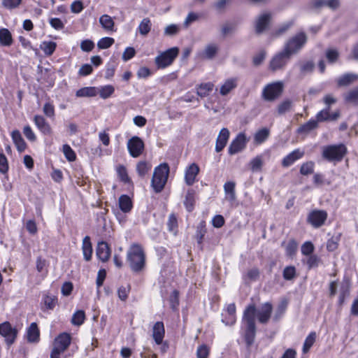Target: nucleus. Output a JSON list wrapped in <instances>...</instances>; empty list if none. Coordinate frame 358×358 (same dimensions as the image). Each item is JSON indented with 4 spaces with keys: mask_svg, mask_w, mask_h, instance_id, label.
Segmentation results:
<instances>
[{
    "mask_svg": "<svg viewBox=\"0 0 358 358\" xmlns=\"http://www.w3.org/2000/svg\"><path fill=\"white\" fill-rule=\"evenodd\" d=\"M273 306L269 302L263 303L257 310L255 303L249 304L245 309L243 320L246 324L245 341L250 347L255 341L256 335L255 318L262 324H266L271 318Z\"/></svg>",
    "mask_w": 358,
    "mask_h": 358,
    "instance_id": "f257e3e1",
    "label": "nucleus"
},
{
    "mask_svg": "<svg viewBox=\"0 0 358 358\" xmlns=\"http://www.w3.org/2000/svg\"><path fill=\"white\" fill-rule=\"evenodd\" d=\"M145 253L141 245L132 243L127 250V261L131 270L135 273L143 271L145 266Z\"/></svg>",
    "mask_w": 358,
    "mask_h": 358,
    "instance_id": "f03ea898",
    "label": "nucleus"
},
{
    "mask_svg": "<svg viewBox=\"0 0 358 358\" xmlns=\"http://www.w3.org/2000/svg\"><path fill=\"white\" fill-rule=\"evenodd\" d=\"M169 173V167L166 163H164L155 168L151 185L155 192L159 193L162 191L167 181Z\"/></svg>",
    "mask_w": 358,
    "mask_h": 358,
    "instance_id": "7ed1b4c3",
    "label": "nucleus"
},
{
    "mask_svg": "<svg viewBox=\"0 0 358 358\" xmlns=\"http://www.w3.org/2000/svg\"><path fill=\"white\" fill-rule=\"evenodd\" d=\"M307 36L300 32L289 38L284 45L283 50L292 57L297 54L307 42Z\"/></svg>",
    "mask_w": 358,
    "mask_h": 358,
    "instance_id": "20e7f679",
    "label": "nucleus"
},
{
    "mask_svg": "<svg viewBox=\"0 0 358 358\" xmlns=\"http://www.w3.org/2000/svg\"><path fill=\"white\" fill-rule=\"evenodd\" d=\"M71 341V338L69 334H60L54 340L50 358H60L61 354L65 352L69 347Z\"/></svg>",
    "mask_w": 358,
    "mask_h": 358,
    "instance_id": "39448f33",
    "label": "nucleus"
},
{
    "mask_svg": "<svg viewBox=\"0 0 358 358\" xmlns=\"http://www.w3.org/2000/svg\"><path fill=\"white\" fill-rule=\"evenodd\" d=\"M346 148L344 145H331L323 148L322 157L329 162H339L344 157Z\"/></svg>",
    "mask_w": 358,
    "mask_h": 358,
    "instance_id": "423d86ee",
    "label": "nucleus"
},
{
    "mask_svg": "<svg viewBox=\"0 0 358 358\" xmlns=\"http://www.w3.org/2000/svg\"><path fill=\"white\" fill-rule=\"evenodd\" d=\"M179 53V48H171L155 57V62L158 68L164 69L171 65Z\"/></svg>",
    "mask_w": 358,
    "mask_h": 358,
    "instance_id": "0eeeda50",
    "label": "nucleus"
},
{
    "mask_svg": "<svg viewBox=\"0 0 358 358\" xmlns=\"http://www.w3.org/2000/svg\"><path fill=\"white\" fill-rule=\"evenodd\" d=\"M283 88L284 85L281 81L268 84L263 90L262 97L268 101H274L281 95Z\"/></svg>",
    "mask_w": 358,
    "mask_h": 358,
    "instance_id": "6e6552de",
    "label": "nucleus"
},
{
    "mask_svg": "<svg viewBox=\"0 0 358 358\" xmlns=\"http://www.w3.org/2000/svg\"><path fill=\"white\" fill-rule=\"evenodd\" d=\"M290 59L291 57L282 50L272 57L269 63V68L272 71L282 70Z\"/></svg>",
    "mask_w": 358,
    "mask_h": 358,
    "instance_id": "1a4fd4ad",
    "label": "nucleus"
},
{
    "mask_svg": "<svg viewBox=\"0 0 358 358\" xmlns=\"http://www.w3.org/2000/svg\"><path fill=\"white\" fill-rule=\"evenodd\" d=\"M328 214L324 210H313L307 217V222L314 228H319L324 225L327 219Z\"/></svg>",
    "mask_w": 358,
    "mask_h": 358,
    "instance_id": "9d476101",
    "label": "nucleus"
},
{
    "mask_svg": "<svg viewBox=\"0 0 358 358\" xmlns=\"http://www.w3.org/2000/svg\"><path fill=\"white\" fill-rule=\"evenodd\" d=\"M0 335L5 338L8 346H10L15 341L17 330L13 327L10 322H4L0 324Z\"/></svg>",
    "mask_w": 358,
    "mask_h": 358,
    "instance_id": "9b49d317",
    "label": "nucleus"
},
{
    "mask_svg": "<svg viewBox=\"0 0 358 358\" xmlns=\"http://www.w3.org/2000/svg\"><path fill=\"white\" fill-rule=\"evenodd\" d=\"M127 148L130 155L136 158L143 153L144 143L138 136H133L127 142Z\"/></svg>",
    "mask_w": 358,
    "mask_h": 358,
    "instance_id": "f8f14e48",
    "label": "nucleus"
},
{
    "mask_svg": "<svg viewBox=\"0 0 358 358\" xmlns=\"http://www.w3.org/2000/svg\"><path fill=\"white\" fill-rule=\"evenodd\" d=\"M247 138L245 134L240 133L236 138L231 141L228 150L229 154L233 155L241 152L245 148Z\"/></svg>",
    "mask_w": 358,
    "mask_h": 358,
    "instance_id": "ddd939ff",
    "label": "nucleus"
},
{
    "mask_svg": "<svg viewBox=\"0 0 358 358\" xmlns=\"http://www.w3.org/2000/svg\"><path fill=\"white\" fill-rule=\"evenodd\" d=\"M110 248L105 241H100L97 244L96 254L97 257L103 262H106L110 257Z\"/></svg>",
    "mask_w": 358,
    "mask_h": 358,
    "instance_id": "4468645a",
    "label": "nucleus"
},
{
    "mask_svg": "<svg viewBox=\"0 0 358 358\" xmlns=\"http://www.w3.org/2000/svg\"><path fill=\"white\" fill-rule=\"evenodd\" d=\"M229 131L227 128H222L217 138L216 144H215V151L217 152H221L224 148L226 146L227 143L229 138Z\"/></svg>",
    "mask_w": 358,
    "mask_h": 358,
    "instance_id": "2eb2a0df",
    "label": "nucleus"
},
{
    "mask_svg": "<svg viewBox=\"0 0 358 358\" xmlns=\"http://www.w3.org/2000/svg\"><path fill=\"white\" fill-rule=\"evenodd\" d=\"M34 122L37 128L45 135H50L52 133V129L45 118L40 115H36L34 117Z\"/></svg>",
    "mask_w": 358,
    "mask_h": 358,
    "instance_id": "dca6fc26",
    "label": "nucleus"
},
{
    "mask_svg": "<svg viewBox=\"0 0 358 358\" xmlns=\"http://www.w3.org/2000/svg\"><path fill=\"white\" fill-rule=\"evenodd\" d=\"M271 18V15L268 13L259 15L255 22V32L258 34L262 33L266 29Z\"/></svg>",
    "mask_w": 358,
    "mask_h": 358,
    "instance_id": "f3484780",
    "label": "nucleus"
},
{
    "mask_svg": "<svg viewBox=\"0 0 358 358\" xmlns=\"http://www.w3.org/2000/svg\"><path fill=\"white\" fill-rule=\"evenodd\" d=\"M165 329L162 322H157L152 328V338L156 344L160 345L164 339Z\"/></svg>",
    "mask_w": 358,
    "mask_h": 358,
    "instance_id": "a211bd4d",
    "label": "nucleus"
},
{
    "mask_svg": "<svg viewBox=\"0 0 358 358\" xmlns=\"http://www.w3.org/2000/svg\"><path fill=\"white\" fill-rule=\"evenodd\" d=\"M199 167L196 164H192L186 170L185 180L187 185H192L195 182V178L199 174Z\"/></svg>",
    "mask_w": 358,
    "mask_h": 358,
    "instance_id": "6ab92c4d",
    "label": "nucleus"
},
{
    "mask_svg": "<svg viewBox=\"0 0 358 358\" xmlns=\"http://www.w3.org/2000/svg\"><path fill=\"white\" fill-rule=\"evenodd\" d=\"M357 79L358 75L355 73H345L337 79V85L338 87H348Z\"/></svg>",
    "mask_w": 358,
    "mask_h": 358,
    "instance_id": "aec40b11",
    "label": "nucleus"
},
{
    "mask_svg": "<svg viewBox=\"0 0 358 358\" xmlns=\"http://www.w3.org/2000/svg\"><path fill=\"white\" fill-rule=\"evenodd\" d=\"M11 136L17 150L20 152L24 151L27 144L20 132L18 130H14L12 131Z\"/></svg>",
    "mask_w": 358,
    "mask_h": 358,
    "instance_id": "412c9836",
    "label": "nucleus"
},
{
    "mask_svg": "<svg viewBox=\"0 0 358 358\" xmlns=\"http://www.w3.org/2000/svg\"><path fill=\"white\" fill-rule=\"evenodd\" d=\"M303 153L300 152L299 150H295L287 155L282 162V165L285 167L289 166L296 160L300 159L303 156Z\"/></svg>",
    "mask_w": 358,
    "mask_h": 358,
    "instance_id": "4be33fe9",
    "label": "nucleus"
},
{
    "mask_svg": "<svg viewBox=\"0 0 358 358\" xmlns=\"http://www.w3.org/2000/svg\"><path fill=\"white\" fill-rule=\"evenodd\" d=\"M82 250L85 259L90 261L92 255V245L90 236H87L83 238Z\"/></svg>",
    "mask_w": 358,
    "mask_h": 358,
    "instance_id": "5701e85b",
    "label": "nucleus"
},
{
    "mask_svg": "<svg viewBox=\"0 0 358 358\" xmlns=\"http://www.w3.org/2000/svg\"><path fill=\"white\" fill-rule=\"evenodd\" d=\"M39 329L36 322H32L27 329V340L29 342H37L39 340Z\"/></svg>",
    "mask_w": 358,
    "mask_h": 358,
    "instance_id": "b1692460",
    "label": "nucleus"
},
{
    "mask_svg": "<svg viewBox=\"0 0 358 358\" xmlns=\"http://www.w3.org/2000/svg\"><path fill=\"white\" fill-rule=\"evenodd\" d=\"M237 86L236 78L227 79L221 86L220 92L222 95L225 96L229 94L233 89Z\"/></svg>",
    "mask_w": 358,
    "mask_h": 358,
    "instance_id": "393cba45",
    "label": "nucleus"
},
{
    "mask_svg": "<svg viewBox=\"0 0 358 358\" xmlns=\"http://www.w3.org/2000/svg\"><path fill=\"white\" fill-rule=\"evenodd\" d=\"M235 186V182L231 181L227 182L224 185V190L226 194V199L230 201H234L236 199Z\"/></svg>",
    "mask_w": 358,
    "mask_h": 358,
    "instance_id": "a878e982",
    "label": "nucleus"
},
{
    "mask_svg": "<svg viewBox=\"0 0 358 358\" xmlns=\"http://www.w3.org/2000/svg\"><path fill=\"white\" fill-rule=\"evenodd\" d=\"M119 206L122 211L128 213L131 210L132 202L129 196L123 194L119 198Z\"/></svg>",
    "mask_w": 358,
    "mask_h": 358,
    "instance_id": "bb28decb",
    "label": "nucleus"
},
{
    "mask_svg": "<svg viewBox=\"0 0 358 358\" xmlns=\"http://www.w3.org/2000/svg\"><path fill=\"white\" fill-rule=\"evenodd\" d=\"M0 43L3 46H10L13 43V38L8 29H0Z\"/></svg>",
    "mask_w": 358,
    "mask_h": 358,
    "instance_id": "cd10ccee",
    "label": "nucleus"
},
{
    "mask_svg": "<svg viewBox=\"0 0 358 358\" xmlns=\"http://www.w3.org/2000/svg\"><path fill=\"white\" fill-rule=\"evenodd\" d=\"M318 126L317 121L315 120H310L308 122L301 125L298 129L297 132L299 134H307L312 130L316 129Z\"/></svg>",
    "mask_w": 358,
    "mask_h": 358,
    "instance_id": "c85d7f7f",
    "label": "nucleus"
},
{
    "mask_svg": "<svg viewBox=\"0 0 358 358\" xmlns=\"http://www.w3.org/2000/svg\"><path fill=\"white\" fill-rule=\"evenodd\" d=\"M270 131L267 128H262L258 130L254 136V141L257 144H262L264 143L269 136Z\"/></svg>",
    "mask_w": 358,
    "mask_h": 358,
    "instance_id": "c756f323",
    "label": "nucleus"
},
{
    "mask_svg": "<svg viewBox=\"0 0 358 358\" xmlns=\"http://www.w3.org/2000/svg\"><path fill=\"white\" fill-rule=\"evenodd\" d=\"M213 87L214 85L212 83H202L197 87L196 93L202 98L206 97L213 91Z\"/></svg>",
    "mask_w": 358,
    "mask_h": 358,
    "instance_id": "7c9ffc66",
    "label": "nucleus"
},
{
    "mask_svg": "<svg viewBox=\"0 0 358 358\" xmlns=\"http://www.w3.org/2000/svg\"><path fill=\"white\" fill-rule=\"evenodd\" d=\"M99 22L102 27L107 31H113L114 21L108 15H103L99 18Z\"/></svg>",
    "mask_w": 358,
    "mask_h": 358,
    "instance_id": "2f4dec72",
    "label": "nucleus"
},
{
    "mask_svg": "<svg viewBox=\"0 0 358 358\" xmlns=\"http://www.w3.org/2000/svg\"><path fill=\"white\" fill-rule=\"evenodd\" d=\"M152 23L148 17L143 18L139 24L138 31L142 36H146L150 31Z\"/></svg>",
    "mask_w": 358,
    "mask_h": 358,
    "instance_id": "473e14b6",
    "label": "nucleus"
},
{
    "mask_svg": "<svg viewBox=\"0 0 358 358\" xmlns=\"http://www.w3.org/2000/svg\"><path fill=\"white\" fill-rule=\"evenodd\" d=\"M343 98L347 103H357L358 101V89L355 88L345 93Z\"/></svg>",
    "mask_w": 358,
    "mask_h": 358,
    "instance_id": "72a5a7b5",
    "label": "nucleus"
},
{
    "mask_svg": "<svg viewBox=\"0 0 358 358\" xmlns=\"http://www.w3.org/2000/svg\"><path fill=\"white\" fill-rule=\"evenodd\" d=\"M349 288H350V283L348 280H344L339 288V292H340V296H339V303L342 304L344 301L345 296L348 295L349 294Z\"/></svg>",
    "mask_w": 358,
    "mask_h": 358,
    "instance_id": "f704fd0d",
    "label": "nucleus"
},
{
    "mask_svg": "<svg viewBox=\"0 0 358 358\" xmlns=\"http://www.w3.org/2000/svg\"><path fill=\"white\" fill-rule=\"evenodd\" d=\"M194 203H195V197H194V192L192 190H189L187 192L185 200L184 201V204L186 207V209L191 212L193 210L194 207Z\"/></svg>",
    "mask_w": 358,
    "mask_h": 358,
    "instance_id": "c9c22d12",
    "label": "nucleus"
},
{
    "mask_svg": "<svg viewBox=\"0 0 358 358\" xmlns=\"http://www.w3.org/2000/svg\"><path fill=\"white\" fill-rule=\"evenodd\" d=\"M76 94L78 97H84V96L91 97V96H96V92L95 87H83V88L78 90L76 92Z\"/></svg>",
    "mask_w": 358,
    "mask_h": 358,
    "instance_id": "e433bc0d",
    "label": "nucleus"
},
{
    "mask_svg": "<svg viewBox=\"0 0 358 358\" xmlns=\"http://www.w3.org/2000/svg\"><path fill=\"white\" fill-rule=\"evenodd\" d=\"M316 333L311 332L306 338L303 346V352L307 353L313 346L316 339Z\"/></svg>",
    "mask_w": 358,
    "mask_h": 358,
    "instance_id": "4c0bfd02",
    "label": "nucleus"
},
{
    "mask_svg": "<svg viewBox=\"0 0 358 358\" xmlns=\"http://www.w3.org/2000/svg\"><path fill=\"white\" fill-rule=\"evenodd\" d=\"M315 164L313 162L303 163L300 168V173L303 176H308L313 173Z\"/></svg>",
    "mask_w": 358,
    "mask_h": 358,
    "instance_id": "58836bf2",
    "label": "nucleus"
},
{
    "mask_svg": "<svg viewBox=\"0 0 358 358\" xmlns=\"http://www.w3.org/2000/svg\"><path fill=\"white\" fill-rule=\"evenodd\" d=\"M150 169L151 165L146 162L142 161L137 164L136 171L141 177H143Z\"/></svg>",
    "mask_w": 358,
    "mask_h": 358,
    "instance_id": "ea45409f",
    "label": "nucleus"
},
{
    "mask_svg": "<svg viewBox=\"0 0 358 358\" xmlns=\"http://www.w3.org/2000/svg\"><path fill=\"white\" fill-rule=\"evenodd\" d=\"M85 319V312L83 310H78L73 314L71 322L74 325L80 326L84 322Z\"/></svg>",
    "mask_w": 358,
    "mask_h": 358,
    "instance_id": "a19ab883",
    "label": "nucleus"
},
{
    "mask_svg": "<svg viewBox=\"0 0 358 358\" xmlns=\"http://www.w3.org/2000/svg\"><path fill=\"white\" fill-rule=\"evenodd\" d=\"M56 43L52 41L43 42L41 45V49L47 55H51L56 48Z\"/></svg>",
    "mask_w": 358,
    "mask_h": 358,
    "instance_id": "79ce46f5",
    "label": "nucleus"
},
{
    "mask_svg": "<svg viewBox=\"0 0 358 358\" xmlns=\"http://www.w3.org/2000/svg\"><path fill=\"white\" fill-rule=\"evenodd\" d=\"M169 302L171 308L175 310H177L179 306V292L176 289L173 290L170 295Z\"/></svg>",
    "mask_w": 358,
    "mask_h": 358,
    "instance_id": "37998d69",
    "label": "nucleus"
},
{
    "mask_svg": "<svg viewBox=\"0 0 358 358\" xmlns=\"http://www.w3.org/2000/svg\"><path fill=\"white\" fill-rule=\"evenodd\" d=\"M114 42L115 41L113 38L104 37L98 41L97 46L99 49H107L110 48Z\"/></svg>",
    "mask_w": 358,
    "mask_h": 358,
    "instance_id": "c03bdc74",
    "label": "nucleus"
},
{
    "mask_svg": "<svg viewBox=\"0 0 358 358\" xmlns=\"http://www.w3.org/2000/svg\"><path fill=\"white\" fill-rule=\"evenodd\" d=\"M115 89L112 85H106L102 87L99 90V95L102 99L110 97L114 92Z\"/></svg>",
    "mask_w": 358,
    "mask_h": 358,
    "instance_id": "a18cd8bd",
    "label": "nucleus"
},
{
    "mask_svg": "<svg viewBox=\"0 0 358 358\" xmlns=\"http://www.w3.org/2000/svg\"><path fill=\"white\" fill-rule=\"evenodd\" d=\"M217 46L215 44L208 45L204 50L205 57L208 59H213L217 52Z\"/></svg>",
    "mask_w": 358,
    "mask_h": 358,
    "instance_id": "49530a36",
    "label": "nucleus"
},
{
    "mask_svg": "<svg viewBox=\"0 0 358 358\" xmlns=\"http://www.w3.org/2000/svg\"><path fill=\"white\" fill-rule=\"evenodd\" d=\"M63 152L67 160L69 162H73L76 160V153L69 145L66 144L63 145Z\"/></svg>",
    "mask_w": 358,
    "mask_h": 358,
    "instance_id": "de8ad7c7",
    "label": "nucleus"
},
{
    "mask_svg": "<svg viewBox=\"0 0 358 358\" xmlns=\"http://www.w3.org/2000/svg\"><path fill=\"white\" fill-rule=\"evenodd\" d=\"M294 24V20H291L289 22H287L282 25H281L280 27H278L275 32L273 33V35L275 37H278L282 34H283L285 32H286L290 27H292Z\"/></svg>",
    "mask_w": 358,
    "mask_h": 358,
    "instance_id": "09e8293b",
    "label": "nucleus"
},
{
    "mask_svg": "<svg viewBox=\"0 0 358 358\" xmlns=\"http://www.w3.org/2000/svg\"><path fill=\"white\" fill-rule=\"evenodd\" d=\"M43 301H44L45 307L50 310H52L55 307V306L57 303V299L55 296H48L47 295L44 297Z\"/></svg>",
    "mask_w": 358,
    "mask_h": 358,
    "instance_id": "8fccbe9b",
    "label": "nucleus"
},
{
    "mask_svg": "<svg viewBox=\"0 0 358 358\" xmlns=\"http://www.w3.org/2000/svg\"><path fill=\"white\" fill-rule=\"evenodd\" d=\"M314 245L310 241H306L301 245V253L303 255L309 256L314 251Z\"/></svg>",
    "mask_w": 358,
    "mask_h": 358,
    "instance_id": "3c124183",
    "label": "nucleus"
},
{
    "mask_svg": "<svg viewBox=\"0 0 358 358\" xmlns=\"http://www.w3.org/2000/svg\"><path fill=\"white\" fill-rule=\"evenodd\" d=\"M263 164L262 157L259 156L252 159L250 162L251 169L252 171H260Z\"/></svg>",
    "mask_w": 358,
    "mask_h": 358,
    "instance_id": "603ef678",
    "label": "nucleus"
},
{
    "mask_svg": "<svg viewBox=\"0 0 358 358\" xmlns=\"http://www.w3.org/2000/svg\"><path fill=\"white\" fill-rule=\"evenodd\" d=\"M329 117H330L329 107H328L324 110H322L317 114L316 121H317V122H318L329 120Z\"/></svg>",
    "mask_w": 358,
    "mask_h": 358,
    "instance_id": "864d4df0",
    "label": "nucleus"
},
{
    "mask_svg": "<svg viewBox=\"0 0 358 358\" xmlns=\"http://www.w3.org/2000/svg\"><path fill=\"white\" fill-rule=\"evenodd\" d=\"M43 112L48 117L52 118L55 116V107L50 102H47L43 106Z\"/></svg>",
    "mask_w": 358,
    "mask_h": 358,
    "instance_id": "5fc2aeb1",
    "label": "nucleus"
},
{
    "mask_svg": "<svg viewBox=\"0 0 358 358\" xmlns=\"http://www.w3.org/2000/svg\"><path fill=\"white\" fill-rule=\"evenodd\" d=\"M296 249L297 243L294 239H292L288 242L287 245H286V254L288 256H292L293 255L295 254Z\"/></svg>",
    "mask_w": 358,
    "mask_h": 358,
    "instance_id": "6e6d98bb",
    "label": "nucleus"
},
{
    "mask_svg": "<svg viewBox=\"0 0 358 358\" xmlns=\"http://www.w3.org/2000/svg\"><path fill=\"white\" fill-rule=\"evenodd\" d=\"M296 274V269L294 266H287L284 268L283 271V278L285 280H292Z\"/></svg>",
    "mask_w": 358,
    "mask_h": 358,
    "instance_id": "4d7b16f0",
    "label": "nucleus"
},
{
    "mask_svg": "<svg viewBox=\"0 0 358 358\" xmlns=\"http://www.w3.org/2000/svg\"><path fill=\"white\" fill-rule=\"evenodd\" d=\"M22 3V0H1L2 6L7 9L17 8Z\"/></svg>",
    "mask_w": 358,
    "mask_h": 358,
    "instance_id": "13d9d810",
    "label": "nucleus"
},
{
    "mask_svg": "<svg viewBox=\"0 0 358 358\" xmlns=\"http://www.w3.org/2000/svg\"><path fill=\"white\" fill-rule=\"evenodd\" d=\"M339 53L336 50L329 49L326 52V57L329 62L334 63L337 61Z\"/></svg>",
    "mask_w": 358,
    "mask_h": 358,
    "instance_id": "bf43d9fd",
    "label": "nucleus"
},
{
    "mask_svg": "<svg viewBox=\"0 0 358 358\" xmlns=\"http://www.w3.org/2000/svg\"><path fill=\"white\" fill-rule=\"evenodd\" d=\"M130 290V286L128 285L127 287H120L117 290V294L118 297L122 301H126L128 296V294Z\"/></svg>",
    "mask_w": 358,
    "mask_h": 358,
    "instance_id": "052dcab7",
    "label": "nucleus"
},
{
    "mask_svg": "<svg viewBox=\"0 0 358 358\" xmlns=\"http://www.w3.org/2000/svg\"><path fill=\"white\" fill-rule=\"evenodd\" d=\"M94 48V43L91 40H84L80 43V48L84 52H90Z\"/></svg>",
    "mask_w": 358,
    "mask_h": 358,
    "instance_id": "680f3d73",
    "label": "nucleus"
},
{
    "mask_svg": "<svg viewBox=\"0 0 358 358\" xmlns=\"http://www.w3.org/2000/svg\"><path fill=\"white\" fill-rule=\"evenodd\" d=\"M209 355V349L206 345L199 346L197 349L196 355L198 358H207Z\"/></svg>",
    "mask_w": 358,
    "mask_h": 358,
    "instance_id": "e2e57ef3",
    "label": "nucleus"
},
{
    "mask_svg": "<svg viewBox=\"0 0 358 358\" xmlns=\"http://www.w3.org/2000/svg\"><path fill=\"white\" fill-rule=\"evenodd\" d=\"M292 106V102L289 100L285 101L279 104L278 107V112L280 115H282L288 111Z\"/></svg>",
    "mask_w": 358,
    "mask_h": 358,
    "instance_id": "0e129e2a",
    "label": "nucleus"
},
{
    "mask_svg": "<svg viewBox=\"0 0 358 358\" xmlns=\"http://www.w3.org/2000/svg\"><path fill=\"white\" fill-rule=\"evenodd\" d=\"M117 171L121 180H122L124 182L129 181V178L128 177L126 168L124 166H119L117 169Z\"/></svg>",
    "mask_w": 358,
    "mask_h": 358,
    "instance_id": "69168bd1",
    "label": "nucleus"
},
{
    "mask_svg": "<svg viewBox=\"0 0 358 358\" xmlns=\"http://www.w3.org/2000/svg\"><path fill=\"white\" fill-rule=\"evenodd\" d=\"M23 134L25 136V137L30 141H35L36 139L34 133L33 132L31 128L29 125H27L24 127Z\"/></svg>",
    "mask_w": 358,
    "mask_h": 358,
    "instance_id": "338daca9",
    "label": "nucleus"
},
{
    "mask_svg": "<svg viewBox=\"0 0 358 358\" xmlns=\"http://www.w3.org/2000/svg\"><path fill=\"white\" fill-rule=\"evenodd\" d=\"M179 31V27L176 24H170L164 29V34L167 36L176 35Z\"/></svg>",
    "mask_w": 358,
    "mask_h": 358,
    "instance_id": "774afa93",
    "label": "nucleus"
}]
</instances>
